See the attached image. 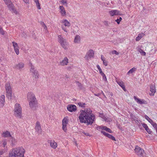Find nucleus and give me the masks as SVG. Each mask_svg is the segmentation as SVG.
I'll return each mask as SVG.
<instances>
[{"label":"nucleus","instance_id":"39448f33","mask_svg":"<svg viewBox=\"0 0 157 157\" xmlns=\"http://www.w3.org/2000/svg\"><path fill=\"white\" fill-rule=\"evenodd\" d=\"M58 42L60 43L62 47L65 49H67L66 45L67 43L65 39H64L61 35H60L58 36Z\"/></svg>","mask_w":157,"mask_h":157},{"label":"nucleus","instance_id":"7c9ffc66","mask_svg":"<svg viewBox=\"0 0 157 157\" xmlns=\"http://www.w3.org/2000/svg\"><path fill=\"white\" fill-rule=\"evenodd\" d=\"M63 22L64 23V25L65 26H70V23L67 20H65Z\"/></svg>","mask_w":157,"mask_h":157},{"label":"nucleus","instance_id":"09e8293b","mask_svg":"<svg viewBox=\"0 0 157 157\" xmlns=\"http://www.w3.org/2000/svg\"><path fill=\"white\" fill-rule=\"evenodd\" d=\"M82 133H83L86 136H89L90 137L91 136V135H90V134L88 132H82Z\"/></svg>","mask_w":157,"mask_h":157},{"label":"nucleus","instance_id":"603ef678","mask_svg":"<svg viewBox=\"0 0 157 157\" xmlns=\"http://www.w3.org/2000/svg\"><path fill=\"white\" fill-rule=\"evenodd\" d=\"M112 53L113 54H114L117 55L119 54V53L116 50L113 51L112 52Z\"/></svg>","mask_w":157,"mask_h":157},{"label":"nucleus","instance_id":"338daca9","mask_svg":"<svg viewBox=\"0 0 157 157\" xmlns=\"http://www.w3.org/2000/svg\"><path fill=\"white\" fill-rule=\"evenodd\" d=\"M44 29L46 30L47 29V27L46 25H45L43 27Z\"/></svg>","mask_w":157,"mask_h":157},{"label":"nucleus","instance_id":"f257e3e1","mask_svg":"<svg viewBox=\"0 0 157 157\" xmlns=\"http://www.w3.org/2000/svg\"><path fill=\"white\" fill-rule=\"evenodd\" d=\"M80 113L78 117L80 123H86L87 125H91L93 123L95 116L92 113V111L90 109H85L80 111Z\"/></svg>","mask_w":157,"mask_h":157},{"label":"nucleus","instance_id":"412c9836","mask_svg":"<svg viewBox=\"0 0 157 157\" xmlns=\"http://www.w3.org/2000/svg\"><path fill=\"white\" fill-rule=\"evenodd\" d=\"M60 9V13L63 16H64L66 15V11L64 7L63 6H59Z\"/></svg>","mask_w":157,"mask_h":157},{"label":"nucleus","instance_id":"0eeeda50","mask_svg":"<svg viewBox=\"0 0 157 157\" xmlns=\"http://www.w3.org/2000/svg\"><path fill=\"white\" fill-rule=\"evenodd\" d=\"M31 68L30 71L32 73L33 75V76H35L36 78H38L39 77V75L38 73V71L35 69L34 66L32 64L30 63Z\"/></svg>","mask_w":157,"mask_h":157},{"label":"nucleus","instance_id":"c9c22d12","mask_svg":"<svg viewBox=\"0 0 157 157\" xmlns=\"http://www.w3.org/2000/svg\"><path fill=\"white\" fill-rule=\"evenodd\" d=\"M62 125L63 129L64 132H66L67 130V124H62Z\"/></svg>","mask_w":157,"mask_h":157},{"label":"nucleus","instance_id":"6e6552de","mask_svg":"<svg viewBox=\"0 0 157 157\" xmlns=\"http://www.w3.org/2000/svg\"><path fill=\"white\" fill-rule=\"evenodd\" d=\"M133 98L135 101L137 102V103L140 104H147V101L145 100L137 98L136 96H134Z\"/></svg>","mask_w":157,"mask_h":157},{"label":"nucleus","instance_id":"79ce46f5","mask_svg":"<svg viewBox=\"0 0 157 157\" xmlns=\"http://www.w3.org/2000/svg\"><path fill=\"white\" fill-rule=\"evenodd\" d=\"M36 6H37V9L39 10H40L41 9L40 4V3H39V2L36 3Z\"/></svg>","mask_w":157,"mask_h":157},{"label":"nucleus","instance_id":"cd10ccee","mask_svg":"<svg viewBox=\"0 0 157 157\" xmlns=\"http://www.w3.org/2000/svg\"><path fill=\"white\" fill-rule=\"evenodd\" d=\"M136 70V68H135V67L132 68L128 71L127 73V75H129L130 74H132Z\"/></svg>","mask_w":157,"mask_h":157},{"label":"nucleus","instance_id":"2f4dec72","mask_svg":"<svg viewBox=\"0 0 157 157\" xmlns=\"http://www.w3.org/2000/svg\"><path fill=\"white\" fill-rule=\"evenodd\" d=\"M78 105L79 106L82 108L85 107V105H86L85 103H83L81 102H79L78 103Z\"/></svg>","mask_w":157,"mask_h":157},{"label":"nucleus","instance_id":"393cba45","mask_svg":"<svg viewBox=\"0 0 157 157\" xmlns=\"http://www.w3.org/2000/svg\"><path fill=\"white\" fill-rule=\"evenodd\" d=\"M80 40V37L78 35H76L75 37L74 42L75 43H78Z\"/></svg>","mask_w":157,"mask_h":157},{"label":"nucleus","instance_id":"4468645a","mask_svg":"<svg viewBox=\"0 0 157 157\" xmlns=\"http://www.w3.org/2000/svg\"><path fill=\"white\" fill-rule=\"evenodd\" d=\"M48 143L50 144L51 147L53 149L56 148L57 146V143L54 140H49Z\"/></svg>","mask_w":157,"mask_h":157},{"label":"nucleus","instance_id":"f8f14e48","mask_svg":"<svg viewBox=\"0 0 157 157\" xmlns=\"http://www.w3.org/2000/svg\"><path fill=\"white\" fill-rule=\"evenodd\" d=\"M9 9L12 11L13 13L15 14L17 13V12L16 10L13 8L14 5L11 2V3L7 5Z\"/></svg>","mask_w":157,"mask_h":157},{"label":"nucleus","instance_id":"f704fd0d","mask_svg":"<svg viewBox=\"0 0 157 157\" xmlns=\"http://www.w3.org/2000/svg\"><path fill=\"white\" fill-rule=\"evenodd\" d=\"M19 47H17L14 48L15 52L17 55H18L19 54V50L18 49Z\"/></svg>","mask_w":157,"mask_h":157},{"label":"nucleus","instance_id":"e433bc0d","mask_svg":"<svg viewBox=\"0 0 157 157\" xmlns=\"http://www.w3.org/2000/svg\"><path fill=\"white\" fill-rule=\"evenodd\" d=\"M68 121L67 119L64 118L62 122V124H67L68 123Z\"/></svg>","mask_w":157,"mask_h":157},{"label":"nucleus","instance_id":"4d7b16f0","mask_svg":"<svg viewBox=\"0 0 157 157\" xmlns=\"http://www.w3.org/2000/svg\"><path fill=\"white\" fill-rule=\"evenodd\" d=\"M61 2L63 5H64L67 3V1H66V0H62L61 1Z\"/></svg>","mask_w":157,"mask_h":157},{"label":"nucleus","instance_id":"423d86ee","mask_svg":"<svg viewBox=\"0 0 157 157\" xmlns=\"http://www.w3.org/2000/svg\"><path fill=\"white\" fill-rule=\"evenodd\" d=\"M134 151L140 157L143 156L144 153V150L137 146H136Z\"/></svg>","mask_w":157,"mask_h":157},{"label":"nucleus","instance_id":"aec40b11","mask_svg":"<svg viewBox=\"0 0 157 157\" xmlns=\"http://www.w3.org/2000/svg\"><path fill=\"white\" fill-rule=\"evenodd\" d=\"M9 142L11 145L12 146H14L15 145L16 141L15 139L11 136L10 137L9 140Z\"/></svg>","mask_w":157,"mask_h":157},{"label":"nucleus","instance_id":"58836bf2","mask_svg":"<svg viewBox=\"0 0 157 157\" xmlns=\"http://www.w3.org/2000/svg\"><path fill=\"white\" fill-rule=\"evenodd\" d=\"M122 18L121 17H119V19H117V20H115V21H116L117 24H120V21L122 20Z\"/></svg>","mask_w":157,"mask_h":157},{"label":"nucleus","instance_id":"a18cd8bd","mask_svg":"<svg viewBox=\"0 0 157 157\" xmlns=\"http://www.w3.org/2000/svg\"><path fill=\"white\" fill-rule=\"evenodd\" d=\"M4 1L7 5L11 2L10 0H4Z\"/></svg>","mask_w":157,"mask_h":157},{"label":"nucleus","instance_id":"9b49d317","mask_svg":"<svg viewBox=\"0 0 157 157\" xmlns=\"http://www.w3.org/2000/svg\"><path fill=\"white\" fill-rule=\"evenodd\" d=\"M25 64L23 62H20L17 64H16L14 67L17 69L21 70L24 68Z\"/></svg>","mask_w":157,"mask_h":157},{"label":"nucleus","instance_id":"de8ad7c7","mask_svg":"<svg viewBox=\"0 0 157 157\" xmlns=\"http://www.w3.org/2000/svg\"><path fill=\"white\" fill-rule=\"evenodd\" d=\"M12 44H13V46L14 48L17 47H18V45L14 41H13L12 42Z\"/></svg>","mask_w":157,"mask_h":157},{"label":"nucleus","instance_id":"bb28decb","mask_svg":"<svg viewBox=\"0 0 157 157\" xmlns=\"http://www.w3.org/2000/svg\"><path fill=\"white\" fill-rule=\"evenodd\" d=\"M145 118L151 124L154 122L153 120L150 118L147 115H145L144 116Z\"/></svg>","mask_w":157,"mask_h":157},{"label":"nucleus","instance_id":"c756f323","mask_svg":"<svg viewBox=\"0 0 157 157\" xmlns=\"http://www.w3.org/2000/svg\"><path fill=\"white\" fill-rule=\"evenodd\" d=\"M77 85L78 86V87L79 89L81 90L83 88V86L81 84V83L79 82L78 81L76 82Z\"/></svg>","mask_w":157,"mask_h":157},{"label":"nucleus","instance_id":"473e14b6","mask_svg":"<svg viewBox=\"0 0 157 157\" xmlns=\"http://www.w3.org/2000/svg\"><path fill=\"white\" fill-rule=\"evenodd\" d=\"M106 137L112 140H113L116 141L115 138L112 135H111L109 133L107 135V136Z\"/></svg>","mask_w":157,"mask_h":157},{"label":"nucleus","instance_id":"49530a36","mask_svg":"<svg viewBox=\"0 0 157 157\" xmlns=\"http://www.w3.org/2000/svg\"><path fill=\"white\" fill-rule=\"evenodd\" d=\"M101 75L102 76L103 80L105 81H107V78H106V76L105 75V74L103 73V74H101Z\"/></svg>","mask_w":157,"mask_h":157},{"label":"nucleus","instance_id":"6ab92c4d","mask_svg":"<svg viewBox=\"0 0 157 157\" xmlns=\"http://www.w3.org/2000/svg\"><path fill=\"white\" fill-rule=\"evenodd\" d=\"M5 97L4 95H2L0 96V106H3L5 102Z\"/></svg>","mask_w":157,"mask_h":157},{"label":"nucleus","instance_id":"1a4fd4ad","mask_svg":"<svg viewBox=\"0 0 157 157\" xmlns=\"http://www.w3.org/2000/svg\"><path fill=\"white\" fill-rule=\"evenodd\" d=\"M94 52L92 49L90 50L87 53L85 58L88 60L89 58H93L94 56Z\"/></svg>","mask_w":157,"mask_h":157},{"label":"nucleus","instance_id":"5fc2aeb1","mask_svg":"<svg viewBox=\"0 0 157 157\" xmlns=\"http://www.w3.org/2000/svg\"><path fill=\"white\" fill-rule=\"evenodd\" d=\"M103 23L104 25L106 26H108L109 25L108 21H104L103 22Z\"/></svg>","mask_w":157,"mask_h":157},{"label":"nucleus","instance_id":"8fccbe9b","mask_svg":"<svg viewBox=\"0 0 157 157\" xmlns=\"http://www.w3.org/2000/svg\"><path fill=\"white\" fill-rule=\"evenodd\" d=\"M61 27L62 29L64 30V32L66 33L68 32V30H67L63 25H62Z\"/></svg>","mask_w":157,"mask_h":157},{"label":"nucleus","instance_id":"72a5a7b5","mask_svg":"<svg viewBox=\"0 0 157 157\" xmlns=\"http://www.w3.org/2000/svg\"><path fill=\"white\" fill-rule=\"evenodd\" d=\"M97 68L99 70V73L101 75L103 73V72L102 71L101 69L100 66L99 65H97Z\"/></svg>","mask_w":157,"mask_h":157},{"label":"nucleus","instance_id":"a878e982","mask_svg":"<svg viewBox=\"0 0 157 157\" xmlns=\"http://www.w3.org/2000/svg\"><path fill=\"white\" fill-rule=\"evenodd\" d=\"M137 51L141 54L142 55L144 56L146 55V52L143 51V50L141 48H137Z\"/></svg>","mask_w":157,"mask_h":157},{"label":"nucleus","instance_id":"774afa93","mask_svg":"<svg viewBox=\"0 0 157 157\" xmlns=\"http://www.w3.org/2000/svg\"><path fill=\"white\" fill-rule=\"evenodd\" d=\"M104 130L106 131V129H107V128H108L106 126H105V127H104Z\"/></svg>","mask_w":157,"mask_h":157},{"label":"nucleus","instance_id":"c03bdc74","mask_svg":"<svg viewBox=\"0 0 157 157\" xmlns=\"http://www.w3.org/2000/svg\"><path fill=\"white\" fill-rule=\"evenodd\" d=\"M142 124V125L143 126V127L145 129V130L147 129L148 128V126H147V124H146L144 123Z\"/></svg>","mask_w":157,"mask_h":157},{"label":"nucleus","instance_id":"9d476101","mask_svg":"<svg viewBox=\"0 0 157 157\" xmlns=\"http://www.w3.org/2000/svg\"><path fill=\"white\" fill-rule=\"evenodd\" d=\"M67 110L69 112H75L76 110V107L74 105H68L67 107Z\"/></svg>","mask_w":157,"mask_h":157},{"label":"nucleus","instance_id":"69168bd1","mask_svg":"<svg viewBox=\"0 0 157 157\" xmlns=\"http://www.w3.org/2000/svg\"><path fill=\"white\" fill-rule=\"evenodd\" d=\"M33 1L35 3L39 2V0H33Z\"/></svg>","mask_w":157,"mask_h":157},{"label":"nucleus","instance_id":"0e129e2a","mask_svg":"<svg viewBox=\"0 0 157 157\" xmlns=\"http://www.w3.org/2000/svg\"><path fill=\"white\" fill-rule=\"evenodd\" d=\"M105 127V126H101V129L102 130H104V127Z\"/></svg>","mask_w":157,"mask_h":157},{"label":"nucleus","instance_id":"7ed1b4c3","mask_svg":"<svg viewBox=\"0 0 157 157\" xmlns=\"http://www.w3.org/2000/svg\"><path fill=\"white\" fill-rule=\"evenodd\" d=\"M29 105L32 109H35L37 107V101L35 95L32 92H29L27 95Z\"/></svg>","mask_w":157,"mask_h":157},{"label":"nucleus","instance_id":"c85d7f7f","mask_svg":"<svg viewBox=\"0 0 157 157\" xmlns=\"http://www.w3.org/2000/svg\"><path fill=\"white\" fill-rule=\"evenodd\" d=\"M6 97L8 99H11L12 97V91L6 92Z\"/></svg>","mask_w":157,"mask_h":157},{"label":"nucleus","instance_id":"dca6fc26","mask_svg":"<svg viewBox=\"0 0 157 157\" xmlns=\"http://www.w3.org/2000/svg\"><path fill=\"white\" fill-rule=\"evenodd\" d=\"M150 90L151 93H150V95L151 96H153L155 93L156 92L155 87V86L153 85H151L150 86Z\"/></svg>","mask_w":157,"mask_h":157},{"label":"nucleus","instance_id":"a19ab883","mask_svg":"<svg viewBox=\"0 0 157 157\" xmlns=\"http://www.w3.org/2000/svg\"><path fill=\"white\" fill-rule=\"evenodd\" d=\"M149 134H152V132L148 127L145 130Z\"/></svg>","mask_w":157,"mask_h":157},{"label":"nucleus","instance_id":"20e7f679","mask_svg":"<svg viewBox=\"0 0 157 157\" xmlns=\"http://www.w3.org/2000/svg\"><path fill=\"white\" fill-rule=\"evenodd\" d=\"M22 109L19 104L16 103L14 109V115L17 117L21 118L22 116Z\"/></svg>","mask_w":157,"mask_h":157},{"label":"nucleus","instance_id":"ddd939ff","mask_svg":"<svg viewBox=\"0 0 157 157\" xmlns=\"http://www.w3.org/2000/svg\"><path fill=\"white\" fill-rule=\"evenodd\" d=\"M119 13V11L117 10H112L109 12L110 15L112 16L117 15H120Z\"/></svg>","mask_w":157,"mask_h":157},{"label":"nucleus","instance_id":"4be33fe9","mask_svg":"<svg viewBox=\"0 0 157 157\" xmlns=\"http://www.w3.org/2000/svg\"><path fill=\"white\" fill-rule=\"evenodd\" d=\"M5 88L6 92L12 91L11 88L10 83H7L6 84Z\"/></svg>","mask_w":157,"mask_h":157},{"label":"nucleus","instance_id":"680f3d73","mask_svg":"<svg viewBox=\"0 0 157 157\" xmlns=\"http://www.w3.org/2000/svg\"><path fill=\"white\" fill-rule=\"evenodd\" d=\"M101 126H98L97 127V129L98 130L100 131V130H101Z\"/></svg>","mask_w":157,"mask_h":157},{"label":"nucleus","instance_id":"13d9d810","mask_svg":"<svg viewBox=\"0 0 157 157\" xmlns=\"http://www.w3.org/2000/svg\"><path fill=\"white\" fill-rule=\"evenodd\" d=\"M40 24L42 25L43 27L44 26L46 25L42 21H41L40 22Z\"/></svg>","mask_w":157,"mask_h":157},{"label":"nucleus","instance_id":"864d4df0","mask_svg":"<svg viewBox=\"0 0 157 157\" xmlns=\"http://www.w3.org/2000/svg\"><path fill=\"white\" fill-rule=\"evenodd\" d=\"M106 131L110 133L112 132V130L110 128H107L106 130Z\"/></svg>","mask_w":157,"mask_h":157},{"label":"nucleus","instance_id":"f3484780","mask_svg":"<svg viewBox=\"0 0 157 157\" xmlns=\"http://www.w3.org/2000/svg\"><path fill=\"white\" fill-rule=\"evenodd\" d=\"M117 83L122 88L124 91L125 90V88L124 82L122 81L119 80H116Z\"/></svg>","mask_w":157,"mask_h":157},{"label":"nucleus","instance_id":"5701e85b","mask_svg":"<svg viewBox=\"0 0 157 157\" xmlns=\"http://www.w3.org/2000/svg\"><path fill=\"white\" fill-rule=\"evenodd\" d=\"M144 36V34L142 33L138 34V36L136 38V41H139Z\"/></svg>","mask_w":157,"mask_h":157},{"label":"nucleus","instance_id":"ea45409f","mask_svg":"<svg viewBox=\"0 0 157 157\" xmlns=\"http://www.w3.org/2000/svg\"><path fill=\"white\" fill-rule=\"evenodd\" d=\"M151 125L155 129L157 128V124L155 122H154Z\"/></svg>","mask_w":157,"mask_h":157},{"label":"nucleus","instance_id":"4c0bfd02","mask_svg":"<svg viewBox=\"0 0 157 157\" xmlns=\"http://www.w3.org/2000/svg\"><path fill=\"white\" fill-rule=\"evenodd\" d=\"M2 142H3V147H5L7 144L6 140H4L2 141Z\"/></svg>","mask_w":157,"mask_h":157},{"label":"nucleus","instance_id":"f03ea898","mask_svg":"<svg viewBox=\"0 0 157 157\" xmlns=\"http://www.w3.org/2000/svg\"><path fill=\"white\" fill-rule=\"evenodd\" d=\"M25 150L21 147L13 148L9 152V157H24Z\"/></svg>","mask_w":157,"mask_h":157},{"label":"nucleus","instance_id":"052dcab7","mask_svg":"<svg viewBox=\"0 0 157 157\" xmlns=\"http://www.w3.org/2000/svg\"><path fill=\"white\" fill-rule=\"evenodd\" d=\"M23 1L26 3H29V0H23Z\"/></svg>","mask_w":157,"mask_h":157},{"label":"nucleus","instance_id":"6e6d98bb","mask_svg":"<svg viewBox=\"0 0 157 157\" xmlns=\"http://www.w3.org/2000/svg\"><path fill=\"white\" fill-rule=\"evenodd\" d=\"M103 64L105 65V66H107L108 65V64L107 63V62L105 61V60L103 61Z\"/></svg>","mask_w":157,"mask_h":157},{"label":"nucleus","instance_id":"2eb2a0df","mask_svg":"<svg viewBox=\"0 0 157 157\" xmlns=\"http://www.w3.org/2000/svg\"><path fill=\"white\" fill-rule=\"evenodd\" d=\"M35 129L36 131H37L38 133H40L41 132L42 129H41L40 124L39 122L37 121L36 123Z\"/></svg>","mask_w":157,"mask_h":157},{"label":"nucleus","instance_id":"a211bd4d","mask_svg":"<svg viewBox=\"0 0 157 157\" xmlns=\"http://www.w3.org/2000/svg\"><path fill=\"white\" fill-rule=\"evenodd\" d=\"M68 63V59L67 57H65L64 59L60 62V64L62 66L67 65Z\"/></svg>","mask_w":157,"mask_h":157},{"label":"nucleus","instance_id":"e2e57ef3","mask_svg":"<svg viewBox=\"0 0 157 157\" xmlns=\"http://www.w3.org/2000/svg\"><path fill=\"white\" fill-rule=\"evenodd\" d=\"M101 59L102 61H103L104 60H105L104 59V58L103 57V55H101Z\"/></svg>","mask_w":157,"mask_h":157},{"label":"nucleus","instance_id":"3c124183","mask_svg":"<svg viewBox=\"0 0 157 157\" xmlns=\"http://www.w3.org/2000/svg\"><path fill=\"white\" fill-rule=\"evenodd\" d=\"M101 132L106 136H107V135L108 134L103 131H101Z\"/></svg>","mask_w":157,"mask_h":157},{"label":"nucleus","instance_id":"37998d69","mask_svg":"<svg viewBox=\"0 0 157 157\" xmlns=\"http://www.w3.org/2000/svg\"><path fill=\"white\" fill-rule=\"evenodd\" d=\"M0 33L2 35H4L5 34L4 31L2 27L0 28Z\"/></svg>","mask_w":157,"mask_h":157},{"label":"nucleus","instance_id":"bf43d9fd","mask_svg":"<svg viewBox=\"0 0 157 157\" xmlns=\"http://www.w3.org/2000/svg\"><path fill=\"white\" fill-rule=\"evenodd\" d=\"M101 94L100 93H98V94H94V95L95 96H96L99 97V96Z\"/></svg>","mask_w":157,"mask_h":157},{"label":"nucleus","instance_id":"b1692460","mask_svg":"<svg viewBox=\"0 0 157 157\" xmlns=\"http://www.w3.org/2000/svg\"><path fill=\"white\" fill-rule=\"evenodd\" d=\"M2 135L4 137H10L11 136L10 132L8 131H6L3 132L2 134Z\"/></svg>","mask_w":157,"mask_h":157}]
</instances>
